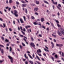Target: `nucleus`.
Listing matches in <instances>:
<instances>
[{
	"mask_svg": "<svg viewBox=\"0 0 64 64\" xmlns=\"http://www.w3.org/2000/svg\"><path fill=\"white\" fill-rule=\"evenodd\" d=\"M36 3L37 4H39V2L38 1L36 0Z\"/></svg>",
	"mask_w": 64,
	"mask_h": 64,
	"instance_id": "2eb2a0df",
	"label": "nucleus"
},
{
	"mask_svg": "<svg viewBox=\"0 0 64 64\" xmlns=\"http://www.w3.org/2000/svg\"><path fill=\"white\" fill-rule=\"evenodd\" d=\"M36 62L38 64H41V63L40 62L38 61H36Z\"/></svg>",
	"mask_w": 64,
	"mask_h": 64,
	"instance_id": "2f4dec72",
	"label": "nucleus"
},
{
	"mask_svg": "<svg viewBox=\"0 0 64 64\" xmlns=\"http://www.w3.org/2000/svg\"><path fill=\"white\" fill-rule=\"evenodd\" d=\"M54 42H56V40L55 39H54Z\"/></svg>",
	"mask_w": 64,
	"mask_h": 64,
	"instance_id": "338daca9",
	"label": "nucleus"
},
{
	"mask_svg": "<svg viewBox=\"0 0 64 64\" xmlns=\"http://www.w3.org/2000/svg\"><path fill=\"white\" fill-rule=\"evenodd\" d=\"M21 2L22 3H25V2L24 0H22L21 1Z\"/></svg>",
	"mask_w": 64,
	"mask_h": 64,
	"instance_id": "5701e85b",
	"label": "nucleus"
},
{
	"mask_svg": "<svg viewBox=\"0 0 64 64\" xmlns=\"http://www.w3.org/2000/svg\"><path fill=\"white\" fill-rule=\"evenodd\" d=\"M27 5V4H23L22 5V7H26Z\"/></svg>",
	"mask_w": 64,
	"mask_h": 64,
	"instance_id": "0eeeda50",
	"label": "nucleus"
},
{
	"mask_svg": "<svg viewBox=\"0 0 64 64\" xmlns=\"http://www.w3.org/2000/svg\"><path fill=\"white\" fill-rule=\"evenodd\" d=\"M5 41L6 42H9V40H7V38H6V40H5Z\"/></svg>",
	"mask_w": 64,
	"mask_h": 64,
	"instance_id": "412c9836",
	"label": "nucleus"
},
{
	"mask_svg": "<svg viewBox=\"0 0 64 64\" xmlns=\"http://www.w3.org/2000/svg\"><path fill=\"white\" fill-rule=\"evenodd\" d=\"M25 28H26L27 29V28H28V26H25Z\"/></svg>",
	"mask_w": 64,
	"mask_h": 64,
	"instance_id": "13d9d810",
	"label": "nucleus"
},
{
	"mask_svg": "<svg viewBox=\"0 0 64 64\" xmlns=\"http://www.w3.org/2000/svg\"><path fill=\"white\" fill-rule=\"evenodd\" d=\"M11 45L13 47V46H15V44H12Z\"/></svg>",
	"mask_w": 64,
	"mask_h": 64,
	"instance_id": "de8ad7c7",
	"label": "nucleus"
},
{
	"mask_svg": "<svg viewBox=\"0 0 64 64\" xmlns=\"http://www.w3.org/2000/svg\"><path fill=\"white\" fill-rule=\"evenodd\" d=\"M57 25L58 27H61V26H60V24H57Z\"/></svg>",
	"mask_w": 64,
	"mask_h": 64,
	"instance_id": "58836bf2",
	"label": "nucleus"
},
{
	"mask_svg": "<svg viewBox=\"0 0 64 64\" xmlns=\"http://www.w3.org/2000/svg\"><path fill=\"white\" fill-rule=\"evenodd\" d=\"M52 6L53 9H54V8H55V6L54 5H52Z\"/></svg>",
	"mask_w": 64,
	"mask_h": 64,
	"instance_id": "8fccbe9b",
	"label": "nucleus"
},
{
	"mask_svg": "<svg viewBox=\"0 0 64 64\" xmlns=\"http://www.w3.org/2000/svg\"><path fill=\"white\" fill-rule=\"evenodd\" d=\"M42 28H44V29H45V27L44 26H42Z\"/></svg>",
	"mask_w": 64,
	"mask_h": 64,
	"instance_id": "6e6d98bb",
	"label": "nucleus"
},
{
	"mask_svg": "<svg viewBox=\"0 0 64 64\" xmlns=\"http://www.w3.org/2000/svg\"><path fill=\"white\" fill-rule=\"evenodd\" d=\"M20 49H22V46L20 45Z\"/></svg>",
	"mask_w": 64,
	"mask_h": 64,
	"instance_id": "680f3d73",
	"label": "nucleus"
},
{
	"mask_svg": "<svg viewBox=\"0 0 64 64\" xmlns=\"http://www.w3.org/2000/svg\"><path fill=\"white\" fill-rule=\"evenodd\" d=\"M44 3H46V4H49V3H48L45 0H44Z\"/></svg>",
	"mask_w": 64,
	"mask_h": 64,
	"instance_id": "6ab92c4d",
	"label": "nucleus"
},
{
	"mask_svg": "<svg viewBox=\"0 0 64 64\" xmlns=\"http://www.w3.org/2000/svg\"><path fill=\"white\" fill-rule=\"evenodd\" d=\"M36 57L38 59V60H39V61H40V58H39L38 56H36Z\"/></svg>",
	"mask_w": 64,
	"mask_h": 64,
	"instance_id": "aec40b11",
	"label": "nucleus"
},
{
	"mask_svg": "<svg viewBox=\"0 0 64 64\" xmlns=\"http://www.w3.org/2000/svg\"><path fill=\"white\" fill-rule=\"evenodd\" d=\"M28 56H30V58H31V59H33V58H32V57L30 55L28 54Z\"/></svg>",
	"mask_w": 64,
	"mask_h": 64,
	"instance_id": "dca6fc26",
	"label": "nucleus"
},
{
	"mask_svg": "<svg viewBox=\"0 0 64 64\" xmlns=\"http://www.w3.org/2000/svg\"><path fill=\"white\" fill-rule=\"evenodd\" d=\"M30 45L31 46H32V47H33V46H35V45L34 44L33 42L31 43Z\"/></svg>",
	"mask_w": 64,
	"mask_h": 64,
	"instance_id": "423d86ee",
	"label": "nucleus"
},
{
	"mask_svg": "<svg viewBox=\"0 0 64 64\" xmlns=\"http://www.w3.org/2000/svg\"><path fill=\"white\" fill-rule=\"evenodd\" d=\"M39 36L40 37H42V36L41 34H40L39 35Z\"/></svg>",
	"mask_w": 64,
	"mask_h": 64,
	"instance_id": "774afa93",
	"label": "nucleus"
},
{
	"mask_svg": "<svg viewBox=\"0 0 64 64\" xmlns=\"http://www.w3.org/2000/svg\"><path fill=\"white\" fill-rule=\"evenodd\" d=\"M16 4L18 5H19V2H16Z\"/></svg>",
	"mask_w": 64,
	"mask_h": 64,
	"instance_id": "a19ab883",
	"label": "nucleus"
},
{
	"mask_svg": "<svg viewBox=\"0 0 64 64\" xmlns=\"http://www.w3.org/2000/svg\"><path fill=\"white\" fill-rule=\"evenodd\" d=\"M8 57L9 58V59H10V61L11 63H13V58H12V57H11L10 56H8Z\"/></svg>",
	"mask_w": 64,
	"mask_h": 64,
	"instance_id": "f03ea898",
	"label": "nucleus"
},
{
	"mask_svg": "<svg viewBox=\"0 0 64 64\" xmlns=\"http://www.w3.org/2000/svg\"><path fill=\"white\" fill-rule=\"evenodd\" d=\"M14 14L16 17H18V14H18V12L16 10H14Z\"/></svg>",
	"mask_w": 64,
	"mask_h": 64,
	"instance_id": "f257e3e1",
	"label": "nucleus"
},
{
	"mask_svg": "<svg viewBox=\"0 0 64 64\" xmlns=\"http://www.w3.org/2000/svg\"><path fill=\"white\" fill-rule=\"evenodd\" d=\"M0 46L1 47H3L4 48V46L3 45H0Z\"/></svg>",
	"mask_w": 64,
	"mask_h": 64,
	"instance_id": "a18cd8bd",
	"label": "nucleus"
},
{
	"mask_svg": "<svg viewBox=\"0 0 64 64\" xmlns=\"http://www.w3.org/2000/svg\"><path fill=\"white\" fill-rule=\"evenodd\" d=\"M35 14L36 15H38V13L37 12H36L35 13Z\"/></svg>",
	"mask_w": 64,
	"mask_h": 64,
	"instance_id": "c03bdc74",
	"label": "nucleus"
},
{
	"mask_svg": "<svg viewBox=\"0 0 64 64\" xmlns=\"http://www.w3.org/2000/svg\"><path fill=\"white\" fill-rule=\"evenodd\" d=\"M25 12L26 14H27L28 11H27V9L26 8H25Z\"/></svg>",
	"mask_w": 64,
	"mask_h": 64,
	"instance_id": "a211bd4d",
	"label": "nucleus"
},
{
	"mask_svg": "<svg viewBox=\"0 0 64 64\" xmlns=\"http://www.w3.org/2000/svg\"><path fill=\"white\" fill-rule=\"evenodd\" d=\"M55 57L56 58H57V57H58V56L56 54L55 56Z\"/></svg>",
	"mask_w": 64,
	"mask_h": 64,
	"instance_id": "7c9ffc66",
	"label": "nucleus"
},
{
	"mask_svg": "<svg viewBox=\"0 0 64 64\" xmlns=\"http://www.w3.org/2000/svg\"><path fill=\"white\" fill-rule=\"evenodd\" d=\"M32 18L33 20H34L35 19V18L33 16H32Z\"/></svg>",
	"mask_w": 64,
	"mask_h": 64,
	"instance_id": "393cba45",
	"label": "nucleus"
},
{
	"mask_svg": "<svg viewBox=\"0 0 64 64\" xmlns=\"http://www.w3.org/2000/svg\"><path fill=\"white\" fill-rule=\"evenodd\" d=\"M9 30L10 31V32L12 31V29H11V28H9Z\"/></svg>",
	"mask_w": 64,
	"mask_h": 64,
	"instance_id": "bf43d9fd",
	"label": "nucleus"
},
{
	"mask_svg": "<svg viewBox=\"0 0 64 64\" xmlns=\"http://www.w3.org/2000/svg\"><path fill=\"white\" fill-rule=\"evenodd\" d=\"M58 5L59 7H61V4H58Z\"/></svg>",
	"mask_w": 64,
	"mask_h": 64,
	"instance_id": "bb28decb",
	"label": "nucleus"
},
{
	"mask_svg": "<svg viewBox=\"0 0 64 64\" xmlns=\"http://www.w3.org/2000/svg\"><path fill=\"white\" fill-rule=\"evenodd\" d=\"M57 8L59 10H61V8H60L58 6H57Z\"/></svg>",
	"mask_w": 64,
	"mask_h": 64,
	"instance_id": "864d4df0",
	"label": "nucleus"
},
{
	"mask_svg": "<svg viewBox=\"0 0 64 64\" xmlns=\"http://www.w3.org/2000/svg\"><path fill=\"white\" fill-rule=\"evenodd\" d=\"M52 36H53L54 37H56V35H55L52 34Z\"/></svg>",
	"mask_w": 64,
	"mask_h": 64,
	"instance_id": "79ce46f5",
	"label": "nucleus"
},
{
	"mask_svg": "<svg viewBox=\"0 0 64 64\" xmlns=\"http://www.w3.org/2000/svg\"><path fill=\"white\" fill-rule=\"evenodd\" d=\"M10 52H11V50H12V48H11V47L10 46Z\"/></svg>",
	"mask_w": 64,
	"mask_h": 64,
	"instance_id": "a878e982",
	"label": "nucleus"
},
{
	"mask_svg": "<svg viewBox=\"0 0 64 64\" xmlns=\"http://www.w3.org/2000/svg\"><path fill=\"white\" fill-rule=\"evenodd\" d=\"M52 59L53 61H54V58L53 57H52Z\"/></svg>",
	"mask_w": 64,
	"mask_h": 64,
	"instance_id": "0e129e2a",
	"label": "nucleus"
},
{
	"mask_svg": "<svg viewBox=\"0 0 64 64\" xmlns=\"http://www.w3.org/2000/svg\"><path fill=\"white\" fill-rule=\"evenodd\" d=\"M58 34V35L60 36H62V34L61 33L60 31L59 30H58L57 31Z\"/></svg>",
	"mask_w": 64,
	"mask_h": 64,
	"instance_id": "20e7f679",
	"label": "nucleus"
},
{
	"mask_svg": "<svg viewBox=\"0 0 64 64\" xmlns=\"http://www.w3.org/2000/svg\"><path fill=\"white\" fill-rule=\"evenodd\" d=\"M21 32H22V33H23V34H24V35H25V32H23V31H21Z\"/></svg>",
	"mask_w": 64,
	"mask_h": 64,
	"instance_id": "ea45409f",
	"label": "nucleus"
},
{
	"mask_svg": "<svg viewBox=\"0 0 64 64\" xmlns=\"http://www.w3.org/2000/svg\"><path fill=\"white\" fill-rule=\"evenodd\" d=\"M56 22L57 23H59V21H58V20H56Z\"/></svg>",
	"mask_w": 64,
	"mask_h": 64,
	"instance_id": "e2e57ef3",
	"label": "nucleus"
},
{
	"mask_svg": "<svg viewBox=\"0 0 64 64\" xmlns=\"http://www.w3.org/2000/svg\"><path fill=\"white\" fill-rule=\"evenodd\" d=\"M53 2L54 4H55V5H57V2Z\"/></svg>",
	"mask_w": 64,
	"mask_h": 64,
	"instance_id": "4be33fe9",
	"label": "nucleus"
},
{
	"mask_svg": "<svg viewBox=\"0 0 64 64\" xmlns=\"http://www.w3.org/2000/svg\"><path fill=\"white\" fill-rule=\"evenodd\" d=\"M31 40H32V41H34V38H33L32 37H31Z\"/></svg>",
	"mask_w": 64,
	"mask_h": 64,
	"instance_id": "c85d7f7f",
	"label": "nucleus"
},
{
	"mask_svg": "<svg viewBox=\"0 0 64 64\" xmlns=\"http://www.w3.org/2000/svg\"><path fill=\"white\" fill-rule=\"evenodd\" d=\"M44 50H45V51H47L48 52H49V50H46L45 48H44Z\"/></svg>",
	"mask_w": 64,
	"mask_h": 64,
	"instance_id": "f3484780",
	"label": "nucleus"
},
{
	"mask_svg": "<svg viewBox=\"0 0 64 64\" xmlns=\"http://www.w3.org/2000/svg\"><path fill=\"white\" fill-rule=\"evenodd\" d=\"M11 8H8V10L9 11H10V10H11Z\"/></svg>",
	"mask_w": 64,
	"mask_h": 64,
	"instance_id": "3c124183",
	"label": "nucleus"
},
{
	"mask_svg": "<svg viewBox=\"0 0 64 64\" xmlns=\"http://www.w3.org/2000/svg\"><path fill=\"white\" fill-rule=\"evenodd\" d=\"M42 61H45V60L43 58H42Z\"/></svg>",
	"mask_w": 64,
	"mask_h": 64,
	"instance_id": "603ef678",
	"label": "nucleus"
},
{
	"mask_svg": "<svg viewBox=\"0 0 64 64\" xmlns=\"http://www.w3.org/2000/svg\"><path fill=\"white\" fill-rule=\"evenodd\" d=\"M34 25H37V23H36V22H34Z\"/></svg>",
	"mask_w": 64,
	"mask_h": 64,
	"instance_id": "4c0bfd02",
	"label": "nucleus"
},
{
	"mask_svg": "<svg viewBox=\"0 0 64 64\" xmlns=\"http://www.w3.org/2000/svg\"><path fill=\"white\" fill-rule=\"evenodd\" d=\"M62 57H64V53L62 52Z\"/></svg>",
	"mask_w": 64,
	"mask_h": 64,
	"instance_id": "c9c22d12",
	"label": "nucleus"
},
{
	"mask_svg": "<svg viewBox=\"0 0 64 64\" xmlns=\"http://www.w3.org/2000/svg\"><path fill=\"white\" fill-rule=\"evenodd\" d=\"M51 44H52V48H53L54 46V44H53V43L52 42H51Z\"/></svg>",
	"mask_w": 64,
	"mask_h": 64,
	"instance_id": "f8f14e48",
	"label": "nucleus"
},
{
	"mask_svg": "<svg viewBox=\"0 0 64 64\" xmlns=\"http://www.w3.org/2000/svg\"><path fill=\"white\" fill-rule=\"evenodd\" d=\"M24 56L26 58V59H28V57H26V54H24Z\"/></svg>",
	"mask_w": 64,
	"mask_h": 64,
	"instance_id": "ddd939ff",
	"label": "nucleus"
},
{
	"mask_svg": "<svg viewBox=\"0 0 64 64\" xmlns=\"http://www.w3.org/2000/svg\"><path fill=\"white\" fill-rule=\"evenodd\" d=\"M56 46H58V47H61L62 46H63V44H56Z\"/></svg>",
	"mask_w": 64,
	"mask_h": 64,
	"instance_id": "7ed1b4c3",
	"label": "nucleus"
},
{
	"mask_svg": "<svg viewBox=\"0 0 64 64\" xmlns=\"http://www.w3.org/2000/svg\"><path fill=\"white\" fill-rule=\"evenodd\" d=\"M38 55L40 56H42V55H41V54H39L38 53Z\"/></svg>",
	"mask_w": 64,
	"mask_h": 64,
	"instance_id": "e433bc0d",
	"label": "nucleus"
},
{
	"mask_svg": "<svg viewBox=\"0 0 64 64\" xmlns=\"http://www.w3.org/2000/svg\"><path fill=\"white\" fill-rule=\"evenodd\" d=\"M28 62L31 64H34L33 62L31 60H28Z\"/></svg>",
	"mask_w": 64,
	"mask_h": 64,
	"instance_id": "9d476101",
	"label": "nucleus"
},
{
	"mask_svg": "<svg viewBox=\"0 0 64 64\" xmlns=\"http://www.w3.org/2000/svg\"><path fill=\"white\" fill-rule=\"evenodd\" d=\"M0 21H2V22L3 21V19L1 18H0Z\"/></svg>",
	"mask_w": 64,
	"mask_h": 64,
	"instance_id": "72a5a7b5",
	"label": "nucleus"
},
{
	"mask_svg": "<svg viewBox=\"0 0 64 64\" xmlns=\"http://www.w3.org/2000/svg\"><path fill=\"white\" fill-rule=\"evenodd\" d=\"M17 21L18 23H20V22H19V19H17Z\"/></svg>",
	"mask_w": 64,
	"mask_h": 64,
	"instance_id": "69168bd1",
	"label": "nucleus"
},
{
	"mask_svg": "<svg viewBox=\"0 0 64 64\" xmlns=\"http://www.w3.org/2000/svg\"><path fill=\"white\" fill-rule=\"evenodd\" d=\"M1 38L3 40H4V38L3 37H1Z\"/></svg>",
	"mask_w": 64,
	"mask_h": 64,
	"instance_id": "f704fd0d",
	"label": "nucleus"
},
{
	"mask_svg": "<svg viewBox=\"0 0 64 64\" xmlns=\"http://www.w3.org/2000/svg\"><path fill=\"white\" fill-rule=\"evenodd\" d=\"M3 25L4 27H6V25L5 24H3Z\"/></svg>",
	"mask_w": 64,
	"mask_h": 64,
	"instance_id": "09e8293b",
	"label": "nucleus"
},
{
	"mask_svg": "<svg viewBox=\"0 0 64 64\" xmlns=\"http://www.w3.org/2000/svg\"><path fill=\"white\" fill-rule=\"evenodd\" d=\"M38 51H39V52H41V50H40V49H38Z\"/></svg>",
	"mask_w": 64,
	"mask_h": 64,
	"instance_id": "5fc2aeb1",
	"label": "nucleus"
},
{
	"mask_svg": "<svg viewBox=\"0 0 64 64\" xmlns=\"http://www.w3.org/2000/svg\"><path fill=\"white\" fill-rule=\"evenodd\" d=\"M20 28L21 30H23V29L22 28V26H20Z\"/></svg>",
	"mask_w": 64,
	"mask_h": 64,
	"instance_id": "49530a36",
	"label": "nucleus"
},
{
	"mask_svg": "<svg viewBox=\"0 0 64 64\" xmlns=\"http://www.w3.org/2000/svg\"><path fill=\"white\" fill-rule=\"evenodd\" d=\"M25 64H28V62L26 61L25 62Z\"/></svg>",
	"mask_w": 64,
	"mask_h": 64,
	"instance_id": "4d7b16f0",
	"label": "nucleus"
},
{
	"mask_svg": "<svg viewBox=\"0 0 64 64\" xmlns=\"http://www.w3.org/2000/svg\"><path fill=\"white\" fill-rule=\"evenodd\" d=\"M1 52L2 53V54H4V50H3V49H2L1 50Z\"/></svg>",
	"mask_w": 64,
	"mask_h": 64,
	"instance_id": "4468645a",
	"label": "nucleus"
},
{
	"mask_svg": "<svg viewBox=\"0 0 64 64\" xmlns=\"http://www.w3.org/2000/svg\"><path fill=\"white\" fill-rule=\"evenodd\" d=\"M13 8H14V9H15L16 8V7L15 6H13Z\"/></svg>",
	"mask_w": 64,
	"mask_h": 64,
	"instance_id": "052dcab7",
	"label": "nucleus"
},
{
	"mask_svg": "<svg viewBox=\"0 0 64 64\" xmlns=\"http://www.w3.org/2000/svg\"><path fill=\"white\" fill-rule=\"evenodd\" d=\"M22 31H24L25 32V31H26V30L25 29V28H24L23 30H22Z\"/></svg>",
	"mask_w": 64,
	"mask_h": 64,
	"instance_id": "37998d69",
	"label": "nucleus"
},
{
	"mask_svg": "<svg viewBox=\"0 0 64 64\" xmlns=\"http://www.w3.org/2000/svg\"><path fill=\"white\" fill-rule=\"evenodd\" d=\"M23 17L24 18V19L25 21H26V18H25V16H24Z\"/></svg>",
	"mask_w": 64,
	"mask_h": 64,
	"instance_id": "c756f323",
	"label": "nucleus"
},
{
	"mask_svg": "<svg viewBox=\"0 0 64 64\" xmlns=\"http://www.w3.org/2000/svg\"><path fill=\"white\" fill-rule=\"evenodd\" d=\"M38 10V8H36L34 9V10L35 12H36Z\"/></svg>",
	"mask_w": 64,
	"mask_h": 64,
	"instance_id": "9b49d317",
	"label": "nucleus"
},
{
	"mask_svg": "<svg viewBox=\"0 0 64 64\" xmlns=\"http://www.w3.org/2000/svg\"><path fill=\"white\" fill-rule=\"evenodd\" d=\"M20 20L22 23H24V22L23 21V20H22V18H20Z\"/></svg>",
	"mask_w": 64,
	"mask_h": 64,
	"instance_id": "1a4fd4ad",
	"label": "nucleus"
},
{
	"mask_svg": "<svg viewBox=\"0 0 64 64\" xmlns=\"http://www.w3.org/2000/svg\"><path fill=\"white\" fill-rule=\"evenodd\" d=\"M4 61V60H0V63H2Z\"/></svg>",
	"mask_w": 64,
	"mask_h": 64,
	"instance_id": "cd10ccee",
	"label": "nucleus"
},
{
	"mask_svg": "<svg viewBox=\"0 0 64 64\" xmlns=\"http://www.w3.org/2000/svg\"><path fill=\"white\" fill-rule=\"evenodd\" d=\"M12 2H13L12 0H10L9 1V3H10H10H12Z\"/></svg>",
	"mask_w": 64,
	"mask_h": 64,
	"instance_id": "b1692460",
	"label": "nucleus"
},
{
	"mask_svg": "<svg viewBox=\"0 0 64 64\" xmlns=\"http://www.w3.org/2000/svg\"><path fill=\"white\" fill-rule=\"evenodd\" d=\"M22 44L23 46H25V44H24V43L23 42L22 43Z\"/></svg>",
	"mask_w": 64,
	"mask_h": 64,
	"instance_id": "473e14b6",
	"label": "nucleus"
},
{
	"mask_svg": "<svg viewBox=\"0 0 64 64\" xmlns=\"http://www.w3.org/2000/svg\"><path fill=\"white\" fill-rule=\"evenodd\" d=\"M61 30H60V32H61V33H62V34H63V35H64V30L62 29V28H61L60 29Z\"/></svg>",
	"mask_w": 64,
	"mask_h": 64,
	"instance_id": "39448f33",
	"label": "nucleus"
},
{
	"mask_svg": "<svg viewBox=\"0 0 64 64\" xmlns=\"http://www.w3.org/2000/svg\"><path fill=\"white\" fill-rule=\"evenodd\" d=\"M40 20L41 22H43L44 21V18H42L40 19Z\"/></svg>",
	"mask_w": 64,
	"mask_h": 64,
	"instance_id": "6e6552de",
	"label": "nucleus"
}]
</instances>
